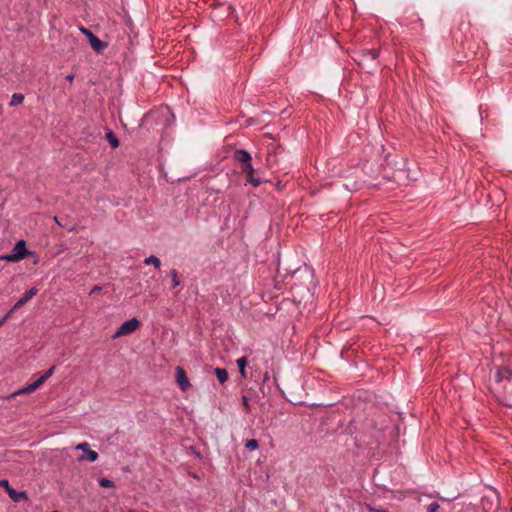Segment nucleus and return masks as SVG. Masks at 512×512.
Segmentation results:
<instances>
[{"label": "nucleus", "mask_w": 512, "mask_h": 512, "mask_svg": "<svg viewBox=\"0 0 512 512\" xmlns=\"http://www.w3.org/2000/svg\"><path fill=\"white\" fill-rule=\"evenodd\" d=\"M495 391L503 402L512 407V370L508 367H499L495 376Z\"/></svg>", "instance_id": "1"}, {"label": "nucleus", "mask_w": 512, "mask_h": 512, "mask_svg": "<svg viewBox=\"0 0 512 512\" xmlns=\"http://www.w3.org/2000/svg\"><path fill=\"white\" fill-rule=\"evenodd\" d=\"M234 159L241 165V170L247 175V181L254 187H258L262 180L254 176V168L251 163V155L243 149L234 152Z\"/></svg>", "instance_id": "2"}, {"label": "nucleus", "mask_w": 512, "mask_h": 512, "mask_svg": "<svg viewBox=\"0 0 512 512\" xmlns=\"http://www.w3.org/2000/svg\"><path fill=\"white\" fill-rule=\"evenodd\" d=\"M54 369L55 367H51L49 370H47L39 379H37L35 382H33L32 384L22 388V389H19L18 391L14 392L13 394L10 395V398H14L15 396L17 395H21V394H25V393H32L34 391H36L49 377L52 376L53 372H54Z\"/></svg>", "instance_id": "3"}, {"label": "nucleus", "mask_w": 512, "mask_h": 512, "mask_svg": "<svg viewBox=\"0 0 512 512\" xmlns=\"http://www.w3.org/2000/svg\"><path fill=\"white\" fill-rule=\"evenodd\" d=\"M139 326H140V322L136 318H132L128 321H125L118 328V330L114 334L113 338H119L122 336L129 335V334L133 333L134 331H136L139 328Z\"/></svg>", "instance_id": "4"}, {"label": "nucleus", "mask_w": 512, "mask_h": 512, "mask_svg": "<svg viewBox=\"0 0 512 512\" xmlns=\"http://www.w3.org/2000/svg\"><path fill=\"white\" fill-rule=\"evenodd\" d=\"M76 449L84 452V454L78 458L79 461L88 460L89 462H95L99 457L96 451L90 449V445L87 442L79 443Z\"/></svg>", "instance_id": "5"}, {"label": "nucleus", "mask_w": 512, "mask_h": 512, "mask_svg": "<svg viewBox=\"0 0 512 512\" xmlns=\"http://www.w3.org/2000/svg\"><path fill=\"white\" fill-rule=\"evenodd\" d=\"M176 382L182 391H187L191 387L185 370L180 366L176 367Z\"/></svg>", "instance_id": "6"}, {"label": "nucleus", "mask_w": 512, "mask_h": 512, "mask_svg": "<svg viewBox=\"0 0 512 512\" xmlns=\"http://www.w3.org/2000/svg\"><path fill=\"white\" fill-rule=\"evenodd\" d=\"M38 290L36 288H31L25 294L16 302V304L13 306L14 310L19 309L20 307L24 306L28 301H30L36 294Z\"/></svg>", "instance_id": "7"}, {"label": "nucleus", "mask_w": 512, "mask_h": 512, "mask_svg": "<svg viewBox=\"0 0 512 512\" xmlns=\"http://www.w3.org/2000/svg\"><path fill=\"white\" fill-rule=\"evenodd\" d=\"M89 43L91 45V47L96 51V52H102L104 50V48L106 47V43H104L103 41H101L97 36H95L93 33H89Z\"/></svg>", "instance_id": "8"}, {"label": "nucleus", "mask_w": 512, "mask_h": 512, "mask_svg": "<svg viewBox=\"0 0 512 512\" xmlns=\"http://www.w3.org/2000/svg\"><path fill=\"white\" fill-rule=\"evenodd\" d=\"M13 253L22 255V259H24L27 255L26 243L24 240H20L16 243L13 248Z\"/></svg>", "instance_id": "9"}, {"label": "nucleus", "mask_w": 512, "mask_h": 512, "mask_svg": "<svg viewBox=\"0 0 512 512\" xmlns=\"http://www.w3.org/2000/svg\"><path fill=\"white\" fill-rule=\"evenodd\" d=\"M215 375L221 384L228 380V373L224 368H216Z\"/></svg>", "instance_id": "10"}, {"label": "nucleus", "mask_w": 512, "mask_h": 512, "mask_svg": "<svg viewBox=\"0 0 512 512\" xmlns=\"http://www.w3.org/2000/svg\"><path fill=\"white\" fill-rule=\"evenodd\" d=\"M236 363H237V366L239 368V372H240L241 376L243 378H245L246 377L245 368H246V364H247L246 357H241V358L237 359Z\"/></svg>", "instance_id": "11"}, {"label": "nucleus", "mask_w": 512, "mask_h": 512, "mask_svg": "<svg viewBox=\"0 0 512 512\" xmlns=\"http://www.w3.org/2000/svg\"><path fill=\"white\" fill-rule=\"evenodd\" d=\"M144 263L146 265H150L151 264V265H153L157 269L160 268V265H161L160 259L158 257L154 256V255H151V256L145 258Z\"/></svg>", "instance_id": "12"}, {"label": "nucleus", "mask_w": 512, "mask_h": 512, "mask_svg": "<svg viewBox=\"0 0 512 512\" xmlns=\"http://www.w3.org/2000/svg\"><path fill=\"white\" fill-rule=\"evenodd\" d=\"M106 138L113 148H117L119 146V140L112 131L107 132Z\"/></svg>", "instance_id": "13"}, {"label": "nucleus", "mask_w": 512, "mask_h": 512, "mask_svg": "<svg viewBox=\"0 0 512 512\" xmlns=\"http://www.w3.org/2000/svg\"><path fill=\"white\" fill-rule=\"evenodd\" d=\"M23 101H24V95L21 94V93H15L12 96V99L10 101V105L11 106H18V105L22 104Z\"/></svg>", "instance_id": "14"}, {"label": "nucleus", "mask_w": 512, "mask_h": 512, "mask_svg": "<svg viewBox=\"0 0 512 512\" xmlns=\"http://www.w3.org/2000/svg\"><path fill=\"white\" fill-rule=\"evenodd\" d=\"M379 56V51L377 49L365 50L362 54L363 59L370 58L371 60H375Z\"/></svg>", "instance_id": "15"}, {"label": "nucleus", "mask_w": 512, "mask_h": 512, "mask_svg": "<svg viewBox=\"0 0 512 512\" xmlns=\"http://www.w3.org/2000/svg\"><path fill=\"white\" fill-rule=\"evenodd\" d=\"M2 259H5V260H7L9 262H17V261L22 260V255L16 254V253H12V254H9V255H6V256L2 257Z\"/></svg>", "instance_id": "16"}, {"label": "nucleus", "mask_w": 512, "mask_h": 512, "mask_svg": "<svg viewBox=\"0 0 512 512\" xmlns=\"http://www.w3.org/2000/svg\"><path fill=\"white\" fill-rule=\"evenodd\" d=\"M99 485L103 488H113L115 486L114 482L107 478H101L99 480Z\"/></svg>", "instance_id": "17"}, {"label": "nucleus", "mask_w": 512, "mask_h": 512, "mask_svg": "<svg viewBox=\"0 0 512 512\" xmlns=\"http://www.w3.org/2000/svg\"><path fill=\"white\" fill-rule=\"evenodd\" d=\"M245 446L249 450H256L259 447V444L256 439H250L246 442Z\"/></svg>", "instance_id": "18"}, {"label": "nucleus", "mask_w": 512, "mask_h": 512, "mask_svg": "<svg viewBox=\"0 0 512 512\" xmlns=\"http://www.w3.org/2000/svg\"><path fill=\"white\" fill-rule=\"evenodd\" d=\"M7 492L9 496L15 501H18L21 497H25L24 493H20L19 495H17V493L12 488H8Z\"/></svg>", "instance_id": "19"}, {"label": "nucleus", "mask_w": 512, "mask_h": 512, "mask_svg": "<svg viewBox=\"0 0 512 512\" xmlns=\"http://www.w3.org/2000/svg\"><path fill=\"white\" fill-rule=\"evenodd\" d=\"M173 282V287H177L180 285V280L178 279V273L175 269L171 270L170 272Z\"/></svg>", "instance_id": "20"}, {"label": "nucleus", "mask_w": 512, "mask_h": 512, "mask_svg": "<svg viewBox=\"0 0 512 512\" xmlns=\"http://www.w3.org/2000/svg\"><path fill=\"white\" fill-rule=\"evenodd\" d=\"M15 310L12 308L10 311H8V313L6 315H4L1 320H0V327L11 317L12 313L14 312Z\"/></svg>", "instance_id": "21"}, {"label": "nucleus", "mask_w": 512, "mask_h": 512, "mask_svg": "<svg viewBox=\"0 0 512 512\" xmlns=\"http://www.w3.org/2000/svg\"><path fill=\"white\" fill-rule=\"evenodd\" d=\"M242 403H243V406L245 407V410L248 412L250 410V406H249V399L246 396L242 397Z\"/></svg>", "instance_id": "22"}, {"label": "nucleus", "mask_w": 512, "mask_h": 512, "mask_svg": "<svg viewBox=\"0 0 512 512\" xmlns=\"http://www.w3.org/2000/svg\"><path fill=\"white\" fill-rule=\"evenodd\" d=\"M439 508L437 503H431L428 507V512H436Z\"/></svg>", "instance_id": "23"}, {"label": "nucleus", "mask_w": 512, "mask_h": 512, "mask_svg": "<svg viewBox=\"0 0 512 512\" xmlns=\"http://www.w3.org/2000/svg\"><path fill=\"white\" fill-rule=\"evenodd\" d=\"M101 289H102V288H101V286H97V285H96V286H94V287L92 288V290L90 291V295H93V294H95V293L100 292V291H101Z\"/></svg>", "instance_id": "24"}, {"label": "nucleus", "mask_w": 512, "mask_h": 512, "mask_svg": "<svg viewBox=\"0 0 512 512\" xmlns=\"http://www.w3.org/2000/svg\"><path fill=\"white\" fill-rule=\"evenodd\" d=\"M0 486L5 487L6 489L10 488L8 480H1Z\"/></svg>", "instance_id": "25"}, {"label": "nucleus", "mask_w": 512, "mask_h": 512, "mask_svg": "<svg viewBox=\"0 0 512 512\" xmlns=\"http://www.w3.org/2000/svg\"><path fill=\"white\" fill-rule=\"evenodd\" d=\"M66 79H67V81H68L69 83H72V82H73V80H74V75H73V74H69V75H67V76H66Z\"/></svg>", "instance_id": "26"}, {"label": "nucleus", "mask_w": 512, "mask_h": 512, "mask_svg": "<svg viewBox=\"0 0 512 512\" xmlns=\"http://www.w3.org/2000/svg\"><path fill=\"white\" fill-rule=\"evenodd\" d=\"M81 31L89 38V33H92L90 30L86 28H81Z\"/></svg>", "instance_id": "27"}, {"label": "nucleus", "mask_w": 512, "mask_h": 512, "mask_svg": "<svg viewBox=\"0 0 512 512\" xmlns=\"http://www.w3.org/2000/svg\"><path fill=\"white\" fill-rule=\"evenodd\" d=\"M54 220L61 226L62 224L59 222V219L57 217H54Z\"/></svg>", "instance_id": "28"}, {"label": "nucleus", "mask_w": 512, "mask_h": 512, "mask_svg": "<svg viewBox=\"0 0 512 512\" xmlns=\"http://www.w3.org/2000/svg\"><path fill=\"white\" fill-rule=\"evenodd\" d=\"M486 507H489V504H486L485 506V504L483 503V509H486Z\"/></svg>", "instance_id": "29"}, {"label": "nucleus", "mask_w": 512, "mask_h": 512, "mask_svg": "<svg viewBox=\"0 0 512 512\" xmlns=\"http://www.w3.org/2000/svg\"><path fill=\"white\" fill-rule=\"evenodd\" d=\"M486 507H489V504H486L485 506V504L483 503V509H486Z\"/></svg>", "instance_id": "30"}]
</instances>
